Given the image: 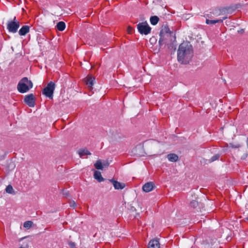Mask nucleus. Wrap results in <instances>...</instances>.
<instances>
[{
	"mask_svg": "<svg viewBox=\"0 0 248 248\" xmlns=\"http://www.w3.org/2000/svg\"><path fill=\"white\" fill-rule=\"evenodd\" d=\"M192 45L189 42L181 43L177 50V60L183 64H187L193 57Z\"/></svg>",
	"mask_w": 248,
	"mask_h": 248,
	"instance_id": "f257e3e1",
	"label": "nucleus"
},
{
	"mask_svg": "<svg viewBox=\"0 0 248 248\" xmlns=\"http://www.w3.org/2000/svg\"><path fill=\"white\" fill-rule=\"evenodd\" d=\"M159 36L158 43L160 46L163 44H168L172 41L173 33L170 31L167 25H163L160 30Z\"/></svg>",
	"mask_w": 248,
	"mask_h": 248,
	"instance_id": "f03ea898",
	"label": "nucleus"
},
{
	"mask_svg": "<svg viewBox=\"0 0 248 248\" xmlns=\"http://www.w3.org/2000/svg\"><path fill=\"white\" fill-rule=\"evenodd\" d=\"M32 87V81L29 80L27 77H24L19 81L17 89L19 93H23L28 92Z\"/></svg>",
	"mask_w": 248,
	"mask_h": 248,
	"instance_id": "7ed1b4c3",
	"label": "nucleus"
},
{
	"mask_svg": "<svg viewBox=\"0 0 248 248\" xmlns=\"http://www.w3.org/2000/svg\"><path fill=\"white\" fill-rule=\"evenodd\" d=\"M20 27V22L16 19V16H15L12 20L8 21L7 23V29L9 32L13 33L17 31Z\"/></svg>",
	"mask_w": 248,
	"mask_h": 248,
	"instance_id": "20e7f679",
	"label": "nucleus"
},
{
	"mask_svg": "<svg viewBox=\"0 0 248 248\" xmlns=\"http://www.w3.org/2000/svg\"><path fill=\"white\" fill-rule=\"evenodd\" d=\"M55 88V84L53 81L49 82L47 86L44 89L43 94L50 99H52L54 91Z\"/></svg>",
	"mask_w": 248,
	"mask_h": 248,
	"instance_id": "39448f33",
	"label": "nucleus"
},
{
	"mask_svg": "<svg viewBox=\"0 0 248 248\" xmlns=\"http://www.w3.org/2000/svg\"><path fill=\"white\" fill-rule=\"evenodd\" d=\"M137 29L139 32L141 34L147 35L151 31V28L149 26L146 21L139 23L137 25Z\"/></svg>",
	"mask_w": 248,
	"mask_h": 248,
	"instance_id": "423d86ee",
	"label": "nucleus"
},
{
	"mask_svg": "<svg viewBox=\"0 0 248 248\" xmlns=\"http://www.w3.org/2000/svg\"><path fill=\"white\" fill-rule=\"evenodd\" d=\"M24 101L30 107H34L35 106V97L33 94L31 93L25 95Z\"/></svg>",
	"mask_w": 248,
	"mask_h": 248,
	"instance_id": "0eeeda50",
	"label": "nucleus"
},
{
	"mask_svg": "<svg viewBox=\"0 0 248 248\" xmlns=\"http://www.w3.org/2000/svg\"><path fill=\"white\" fill-rule=\"evenodd\" d=\"M108 181L112 184L115 189H122L125 186L124 183H121L114 179L108 180Z\"/></svg>",
	"mask_w": 248,
	"mask_h": 248,
	"instance_id": "6e6552de",
	"label": "nucleus"
},
{
	"mask_svg": "<svg viewBox=\"0 0 248 248\" xmlns=\"http://www.w3.org/2000/svg\"><path fill=\"white\" fill-rule=\"evenodd\" d=\"M154 188V185L152 182H148L142 186V190L145 192H149L152 191Z\"/></svg>",
	"mask_w": 248,
	"mask_h": 248,
	"instance_id": "1a4fd4ad",
	"label": "nucleus"
},
{
	"mask_svg": "<svg viewBox=\"0 0 248 248\" xmlns=\"http://www.w3.org/2000/svg\"><path fill=\"white\" fill-rule=\"evenodd\" d=\"M30 31V27L24 25L19 30L18 33L21 36H24Z\"/></svg>",
	"mask_w": 248,
	"mask_h": 248,
	"instance_id": "9d476101",
	"label": "nucleus"
},
{
	"mask_svg": "<svg viewBox=\"0 0 248 248\" xmlns=\"http://www.w3.org/2000/svg\"><path fill=\"white\" fill-rule=\"evenodd\" d=\"M94 78L91 77H87L85 78V82L89 89H92L94 84Z\"/></svg>",
	"mask_w": 248,
	"mask_h": 248,
	"instance_id": "9b49d317",
	"label": "nucleus"
},
{
	"mask_svg": "<svg viewBox=\"0 0 248 248\" xmlns=\"http://www.w3.org/2000/svg\"><path fill=\"white\" fill-rule=\"evenodd\" d=\"M149 248H159L160 244L158 240L154 239L149 243Z\"/></svg>",
	"mask_w": 248,
	"mask_h": 248,
	"instance_id": "f8f14e48",
	"label": "nucleus"
},
{
	"mask_svg": "<svg viewBox=\"0 0 248 248\" xmlns=\"http://www.w3.org/2000/svg\"><path fill=\"white\" fill-rule=\"evenodd\" d=\"M78 154L80 157H83L86 155H91V153L87 149H81L78 151Z\"/></svg>",
	"mask_w": 248,
	"mask_h": 248,
	"instance_id": "ddd939ff",
	"label": "nucleus"
},
{
	"mask_svg": "<svg viewBox=\"0 0 248 248\" xmlns=\"http://www.w3.org/2000/svg\"><path fill=\"white\" fill-rule=\"evenodd\" d=\"M94 178L96 179L99 182H102L104 179L102 177L101 173L100 171H95L94 172Z\"/></svg>",
	"mask_w": 248,
	"mask_h": 248,
	"instance_id": "4468645a",
	"label": "nucleus"
},
{
	"mask_svg": "<svg viewBox=\"0 0 248 248\" xmlns=\"http://www.w3.org/2000/svg\"><path fill=\"white\" fill-rule=\"evenodd\" d=\"M167 158L170 161L174 162L178 160V156L175 154H170L167 155Z\"/></svg>",
	"mask_w": 248,
	"mask_h": 248,
	"instance_id": "2eb2a0df",
	"label": "nucleus"
},
{
	"mask_svg": "<svg viewBox=\"0 0 248 248\" xmlns=\"http://www.w3.org/2000/svg\"><path fill=\"white\" fill-rule=\"evenodd\" d=\"M56 27L59 31H63L65 28V24L63 21H60L57 24Z\"/></svg>",
	"mask_w": 248,
	"mask_h": 248,
	"instance_id": "dca6fc26",
	"label": "nucleus"
},
{
	"mask_svg": "<svg viewBox=\"0 0 248 248\" xmlns=\"http://www.w3.org/2000/svg\"><path fill=\"white\" fill-rule=\"evenodd\" d=\"M159 20V18L157 16H152L150 17V21L151 22V24L153 25H155L157 24Z\"/></svg>",
	"mask_w": 248,
	"mask_h": 248,
	"instance_id": "f3484780",
	"label": "nucleus"
},
{
	"mask_svg": "<svg viewBox=\"0 0 248 248\" xmlns=\"http://www.w3.org/2000/svg\"><path fill=\"white\" fill-rule=\"evenodd\" d=\"M205 22L207 24L210 25V24H216V23H222V20H218V19L209 20V19H206Z\"/></svg>",
	"mask_w": 248,
	"mask_h": 248,
	"instance_id": "a211bd4d",
	"label": "nucleus"
},
{
	"mask_svg": "<svg viewBox=\"0 0 248 248\" xmlns=\"http://www.w3.org/2000/svg\"><path fill=\"white\" fill-rule=\"evenodd\" d=\"M94 167L97 170H103L102 163L101 160H98L94 164Z\"/></svg>",
	"mask_w": 248,
	"mask_h": 248,
	"instance_id": "6ab92c4d",
	"label": "nucleus"
},
{
	"mask_svg": "<svg viewBox=\"0 0 248 248\" xmlns=\"http://www.w3.org/2000/svg\"><path fill=\"white\" fill-rule=\"evenodd\" d=\"M5 191L7 193H9V194H15V191L13 189V188L12 187V186L10 185H8L6 189H5Z\"/></svg>",
	"mask_w": 248,
	"mask_h": 248,
	"instance_id": "aec40b11",
	"label": "nucleus"
},
{
	"mask_svg": "<svg viewBox=\"0 0 248 248\" xmlns=\"http://www.w3.org/2000/svg\"><path fill=\"white\" fill-rule=\"evenodd\" d=\"M33 222L31 221H26L24 223L23 226L24 227L29 229H30L32 225Z\"/></svg>",
	"mask_w": 248,
	"mask_h": 248,
	"instance_id": "412c9836",
	"label": "nucleus"
},
{
	"mask_svg": "<svg viewBox=\"0 0 248 248\" xmlns=\"http://www.w3.org/2000/svg\"><path fill=\"white\" fill-rule=\"evenodd\" d=\"M220 155L219 154H216L214 155L209 160V163H211L216 160H218L219 158Z\"/></svg>",
	"mask_w": 248,
	"mask_h": 248,
	"instance_id": "4be33fe9",
	"label": "nucleus"
},
{
	"mask_svg": "<svg viewBox=\"0 0 248 248\" xmlns=\"http://www.w3.org/2000/svg\"><path fill=\"white\" fill-rule=\"evenodd\" d=\"M190 205L193 208H196L198 205V202L195 200H192L190 203Z\"/></svg>",
	"mask_w": 248,
	"mask_h": 248,
	"instance_id": "5701e85b",
	"label": "nucleus"
},
{
	"mask_svg": "<svg viewBox=\"0 0 248 248\" xmlns=\"http://www.w3.org/2000/svg\"><path fill=\"white\" fill-rule=\"evenodd\" d=\"M102 163L103 168L107 167L109 165V162L108 160H104Z\"/></svg>",
	"mask_w": 248,
	"mask_h": 248,
	"instance_id": "b1692460",
	"label": "nucleus"
},
{
	"mask_svg": "<svg viewBox=\"0 0 248 248\" xmlns=\"http://www.w3.org/2000/svg\"><path fill=\"white\" fill-rule=\"evenodd\" d=\"M70 206L75 208L77 206V204L74 201H70L69 202Z\"/></svg>",
	"mask_w": 248,
	"mask_h": 248,
	"instance_id": "393cba45",
	"label": "nucleus"
},
{
	"mask_svg": "<svg viewBox=\"0 0 248 248\" xmlns=\"http://www.w3.org/2000/svg\"><path fill=\"white\" fill-rule=\"evenodd\" d=\"M68 245L70 248H75L76 247L75 243L72 241L68 242Z\"/></svg>",
	"mask_w": 248,
	"mask_h": 248,
	"instance_id": "a878e982",
	"label": "nucleus"
},
{
	"mask_svg": "<svg viewBox=\"0 0 248 248\" xmlns=\"http://www.w3.org/2000/svg\"><path fill=\"white\" fill-rule=\"evenodd\" d=\"M133 31V29L131 27L128 28V32L129 33H131Z\"/></svg>",
	"mask_w": 248,
	"mask_h": 248,
	"instance_id": "bb28decb",
	"label": "nucleus"
},
{
	"mask_svg": "<svg viewBox=\"0 0 248 248\" xmlns=\"http://www.w3.org/2000/svg\"><path fill=\"white\" fill-rule=\"evenodd\" d=\"M227 18V16H224L222 18V19H219V20H222V22L224 20L226 19V18Z\"/></svg>",
	"mask_w": 248,
	"mask_h": 248,
	"instance_id": "cd10ccee",
	"label": "nucleus"
},
{
	"mask_svg": "<svg viewBox=\"0 0 248 248\" xmlns=\"http://www.w3.org/2000/svg\"><path fill=\"white\" fill-rule=\"evenodd\" d=\"M243 32H244V30H242L241 31V33H243Z\"/></svg>",
	"mask_w": 248,
	"mask_h": 248,
	"instance_id": "c85d7f7f",
	"label": "nucleus"
},
{
	"mask_svg": "<svg viewBox=\"0 0 248 248\" xmlns=\"http://www.w3.org/2000/svg\"><path fill=\"white\" fill-rule=\"evenodd\" d=\"M247 144H248V138H247Z\"/></svg>",
	"mask_w": 248,
	"mask_h": 248,
	"instance_id": "c756f323",
	"label": "nucleus"
},
{
	"mask_svg": "<svg viewBox=\"0 0 248 248\" xmlns=\"http://www.w3.org/2000/svg\"><path fill=\"white\" fill-rule=\"evenodd\" d=\"M63 194L65 195L66 196H67V195H68V194H67V193H63Z\"/></svg>",
	"mask_w": 248,
	"mask_h": 248,
	"instance_id": "7c9ffc66",
	"label": "nucleus"
},
{
	"mask_svg": "<svg viewBox=\"0 0 248 248\" xmlns=\"http://www.w3.org/2000/svg\"><path fill=\"white\" fill-rule=\"evenodd\" d=\"M246 219L248 221V217L246 218Z\"/></svg>",
	"mask_w": 248,
	"mask_h": 248,
	"instance_id": "2f4dec72",
	"label": "nucleus"
},
{
	"mask_svg": "<svg viewBox=\"0 0 248 248\" xmlns=\"http://www.w3.org/2000/svg\"><path fill=\"white\" fill-rule=\"evenodd\" d=\"M19 248H23L22 247H20Z\"/></svg>",
	"mask_w": 248,
	"mask_h": 248,
	"instance_id": "473e14b6",
	"label": "nucleus"
},
{
	"mask_svg": "<svg viewBox=\"0 0 248 248\" xmlns=\"http://www.w3.org/2000/svg\"><path fill=\"white\" fill-rule=\"evenodd\" d=\"M247 146H248V143Z\"/></svg>",
	"mask_w": 248,
	"mask_h": 248,
	"instance_id": "72a5a7b5",
	"label": "nucleus"
}]
</instances>
